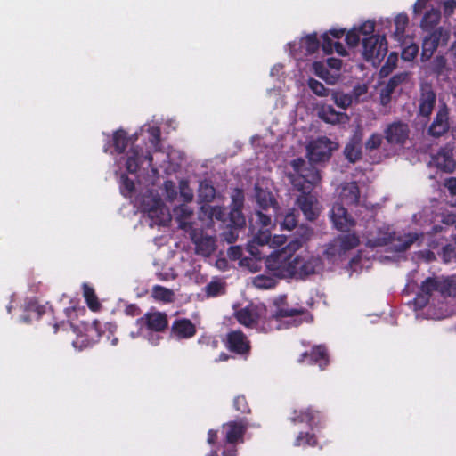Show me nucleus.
Here are the masks:
<instances>
[{
  "label": "nucleus",
  "instance_id": "nucleus-1",
  "mask_svg": "<svg viewBox=\"0 0 456 456\" xmlns=\"http://www.w3.org/2000/svg\"><path fill=\"white\" fill-rule=\"evenodd\" d=\"M239 323L247 327L256 329L267 333L278 328V325L269 323L267 309L265 305H248L235 313Z\"/></svg>",
  "mask_w": 456,
  "mask_h": 456
},
{
  "label": "nucleus",
  "instance_id": "nucleus-2",
  "mask_svg": "<svg viewBox=\"0 0 456 456\" xmlns=\"http://www.w3.org/2000/svg\"><path fill=\"white\" fill-rule=\"evenodd\" d=\"M453 285L450 280H441L437 277H428L421 282L419 290L414 298L415 305L419 307H425L431 296L437 292L442 297H450L452 294Z\"/></svg>",
  "mask_w": 456,
  "mask_h": 456
},
{
  "label": "nucleus",
  "instance_id": "nucleus-3",
  "mask_svg": "<svg viewBox=\"0 0 456 456\" xmlns=\"http://www.w3.org/2000/svg\"><path fill=\"white\" fill-rule=\"evenodd\" d=\"M294 252L296 250L289 249L288 244L282 249L274 251L265 260L267 269L277 277L290 278L295 272Z\"/></svg>",
  "mask_w": 456,
  "mask_h": 456
},
{
  "label": "nucleus",
  "instance_id": "nucleus-4",
  "mask_svg": "<svg viewBox=\"0 0 456 456\" xmlns=\"http://www.w3.org/2000/svg\"><path fill=\"white\" fill-rule=\"evenodd\" d=\"M69 325L73 328L74 332L77 333V339L74 342L75 345L80 344L81 346H89L96 343L102 336L101 322L97 320H94L92 322H82L81 327L74 326L69 322L61 321L53 324L54 333L59 329L64 328Z\"/></svg>",
  "mask_w": 456,
  "mask_h": 456
},
{
  "label": "nucleus",
  "instance_id": "nucleus-5",
  "mask_svg": "<svg viewBox=\"0 0 456 456\" xmlns=\"http://www.w3.org/2000/svg\"><path fill=\"white\" fill-rule=\"evenodd\" d=\"M419 238V235L418 233L411 232L395 238V233L390 232L388 229L386 231L379 229L377 236L373 239H370L368 244L371 247H384L393 243V250L397 253H402L409 249Z\"/></svg>",
  "mask_w": 456,
  "mask_h": 456
},
{
  "label": "nucleus",
  "instance_id": "nucleus-6",
  "mask_svg": "<svg viewBox=\"0 0 456 456\" xmlns=\"http://www.w3.org/2000/svg\"><path fill=\"white\" fill-rule=\"evenodd\" d=\"M293 263L295 272L291 274L290 278L305 280L323 269V262L319 256L297 255L295 256Z\"/></svg>",
  "mask_w": 456,
  "mask_h": 456
},
{
  "label": "nucleus",
  "instance_id": "nucleus-7",
  "mask_svg": "<svg viewBox=\"0 0 456 456\" xmlns=\"http://www.w3.org/2000/svg\"><path fill=\"white\" fill-rule=\"evenodd\" d=\"M362 55L365 61H381L387 53V43L385 36L372 35L362 40Z\"/></svg>",
  "mask_w": 456,
  "mask_h": 456
},
{
  "label": "nucleus",
  "instance_id": "nucleus-8",
  "mask_svg": "<svg viewBox=\"0 0 456 456\" xmlns=\"http://www.w3.org/2000/svg\"><path fill=\"white\" fill-rule=\"evenodd\" d=\"M139 330L161 333L168 328V316L165 312L149 311L136 320Z\"/></svg>",
  "mask_w": 456,
  "mask_h": 456
},
{
  "label": "nucleus",
  "instance_id": "nucleus-9",
  "mask_svg": "<svg viewBox=\"0 0 456 456\" xmlns=\"http://www.w3.org/2000/svg\"><path fill=\"white\" fill-rule=\"evenodd\" d=\"M192 243L195 245V250L198 255L209 256L216 250V239L208 235L200 228H194L191 225L187 230Z\"/></svg>",
  "mask_w": 456,
  "mask_h": 456
},
{
  "label": "nucleus",
  "instance_id": "nucleus-10",
  "mask_svg": "<svg viewBox=\"0 0 456 456\" xmlns=\"http://www.w3.org/2000/svg\"><path fill=\"white\" fill-rule=\"evenodd\" d=\"M359 244L360 239L355 233L339 235L329 243L325 254L331 257L340 256L347 251L355 248Z\"/></svg>",
  "mask_w": 456,
  "mask_h": 456
},
{
  "label": "nucleus",
  "instance_id": "nucleus-11",
  "mask_svg": "<svg viewBox=\"0 0 456 456\" xmlns=\"http://www.w3.org/2000/svg\"><path fill=\"white\" fill-rule=\"evenodd\" d=\"M448 40L449 34L441 27L426 35L422 42L421 60L423 61L429 60L439 45H446Z\"/></svg>",
  "mask_w": 456,
  "mask_h": 456
},
{
  "label": "nucleus",
  "instance_id": "nucleus-12",
  "mask_svg": "<svg viewBox=\"0 0 456 456\" xmlns=\"http://www.w3.org/2000/svg\"><path fill=\"white\" fill-rule=\"evenodd\" d=\"M226 348L235 354L247 358L251 351V344L241 330H232L226 335Z\"/></svg>",
  "mask_w": 456,
  "mask_h": 456
},
{
  "label": "nucleus",
  "instance_id": "nucleus-13",
  "mask_svg": "<svg viewBox=\"0 0 456 456\" xmlns=\"http://www.w3.org/2000/svg\"><path fill=\"white\" fill-rule=\"evenodd\" d=\"M410 128L408 124L398 120L387 126L384 129V137L389 145L403 146L409 138Z\"/></svg>",
  "mask_w": 456,
  "mask_h": 456
},
{
  "label": "nucleus",
  "instance_id": "nucleus-14",
  "mask_svg": "<svg viewBox=\"0 0 456 456\" xmlns=\"http://www.w3.org/2000/svg\"><path fill=\"white\" fill-rule=\"evenodd\" d=\"M320 181L321 175L319 170L311 164L306 168H304L299 175H293L291 179V183L297 190L307 191H312Z\"/></svg>",
  "mask_w": 456,
  "mask_h": 456
},
{
  "label": "nucleus",
  "instance_id": "nucleus-15",
  "mask_svg": "<svg viewBox=\"0 0 456 456\" xmlns=\"http://www.w3.org/2000/svg\"><path fill=\"white\" fill-rule=\"evenodd\" d=\"M450 109L445 103L439 106L438 110L430 124L428 134L435 138H439L445 134L450 129L449 123Z\"/></svg>",
  "mask_w": 456,
  "mask_h": 456
},
{
  "label": "nucleus",
  "instance_id": "nucleus-16",
  "mask_svg": "<svg viewBox=\"0 0 456 456\" xmlns=\"http://www.w3.org/2000/svg\"><path fill=\"white\" fill-rule=\"evenodd\" d=\"M333 226L340 232H348L355 225V220L341 203H335L330 212Z\"/></svg>",
  "mask_w": 456,
  "mask_h": 456
},
{
  "label": "nucleus",
  "instance_id": "nucleus-17",
  "mask_svg": "<svg viewBox=\"0 0 456 456\" xmlns=\"http://www.w3.org/2000/svg\"><path fill=\"white\" fill-rule=\"evenodd\" d=\"M436 102V94L429 83H423L420 86L419 98V115L428 118L433 112Z\"/></svg>",
  "mask_w": 456,
  "mask_h": 456
},
{
  "label": "nucleus",
  "instance_id": "nucleus-18",
  "mask_svg": "<svg viewBox=\"0 0 456 456\" xmlns=\"http://www.w3.org/2000/svg\"><path fill=\"white\" fill-rule=\"evenodd\" d=\"M300 194L297 196L296 203L299 209L302 211L305 219L308 221H314L319 216L318 208L316 205L318 203L316 197L312 191L305 190H297Z\"/></svg>",
  "mask_w": 456,
  "mask_h": 456
},
{
  "label": "nucleus",
  "instance_id": "nucleus-19",
  "mask_svg": "<svg viewBox=\"0 0 456 456\" xmlns=\"http://www.w3.org/2000/svg\"><path fill=\"white\" fill-rule=\"evenodd\" d=\"M224 442L228 444H237L243 441V436L248 429V423L245 419L229 421L223 425Z\"/></svg>",
  "mask_w": 456,
  "mask_h": 456
},
{
  "label": "nucleus",
  "instance_id": "nucleus-20",
  "mask_svg": "<svg viewBox=\"0 0 456 456\" xmlns=\"http://www.w3.org/2000/svg\"><path fill=\"white\" fill-rule=\"evenodd\" d=\"M152 160L153 158L150 151L143 154L142 149H139L138 147H132L127 153L126 167L129 173L134 174L145 161L148 163L147 167H151Z\"/></svg>",
  "mask_w": 456,
  "mask_h": 456
},
{
  "label": "nucleus",
  "instance_id": "nucleus-21",
  "mask_svg": "<svg viewBox=\"0 0 456 456\" xmlns=\"http://www.w3.org/2000/svg\"><path fill=\"white\" fill-rule=\"evenodd\" d=\"M297 44L291 45V51L294 53L295 58L301 59L302 57H306L314 54L317 52L321 46L320 40L318 38L317 33L309 34L304 37H302L298 43V50L300 53H297V49H296Z\"/></svg>",
  "mask_w": 456,
  "mask_h": 456
},
{
  "label": "nucleus",
  "instance_id": "nucleus-22",
  "mask_svg": "<svg viewBox=\"0 0 456 456\" xmlns=\"http://www.w3.org/2000/svg\"><path fill=\"white\" fill-rule=\"evenodd\" d=\"M309 360V363L317 364L321 370L325 369L329 363V354L327 347L324 345H317L311 348L310 352H304L301 354L298 362H304Z\"/></svg>",
  "mask_w": 456,
  "mask_h": 456
},
{
  "label": "nucleus",
  "instance_id": "nucleus-23",
  "mask_svg": "<svg viewBox=\"0 0 456 456\" xmlns=\"http://www.w3.org/2000/svg\"><path fill=\"white\" fill-rule=\"evenodd\" d=\"M196 327L192 322L186 318L176 319L170 329V336L178 340L188 339L196 334Z\"/></svg>",
  "mask_w": 456,
  "mask_h": 456
},
{
  "label": "nucleus",
  "instance_id": "nucleus-24",
  "mask_svg": "<svg viewBox=\"0 0 456 456\" xmlns=\"http://www.w3.org/2000/svg\"><path fill=\"white\" fill-rule=\"evenodd\" d=\"M308 314L304 307H289L288 305H278L276 310L271 314H267L268 322L273 325H278L276 330L280 329V322L286 317L301 316Z\"/></svg>",
  "mask_w": 456,
  "mask_h": 456
},
{
  "label": "nucleus",
  "instance_id": "nucleus-25",
  "mask_svg": "<svg viewBox=\"0 0 456 456\" xmlns=\"http://www.w3.org/2000/svg\"><path fill=\"white\" fill-rule=\"evenodd\" d=\"M255 197L259 209L268 212L272 210L273 214H276L279 205L273 193L261 187L255 186Z\"/></svg>",
  "mask_w": 456,
  "mask_h": 456
},
{
  "label": "nucleus",
  "instance_id": "nucleus-26",
  "mask_svg": "<svg viewBox=\"0 0 456 456\" xmlns=\"http://www.w3.org/2000/svg\"><path fill=\"white\" fill-rule=\"evenodd\" d=\"M362 134L355 132L346 144L344 155L350 163H356L362 159Z\"/></svg>",
  "mask_w": 456,
  "mask_h": 456
},
{
  "label": "nucleus",
  "instance_id": "nucleus-27",
  "mask_svg": "<svg viewBox=\"0 0 456 456\" xmlns=\"http://www.w3.org/2000/svg\"><path fill=\"white\" fill-rule=\"evenodd\" d=\"M142 209L143 212L147 213L150 218H156V224H159L162 223V220L159 219V215L164 213V205L161 199L159 196L143 197L142 202Z\"/></svg>",
  "mask_w": 456,
  "mask_h": 456
},
{
  "label": "nucleus",
  "instance_id": "nucleus-28",
  "mask_svg": "<svg viewBox=\"0 0 456 456\" xmlns=\"http://www.w3.org/2000/svg\"><path fill=\"white\" fill-rule=\"evenodd\" d=\"M322 419V413L308 407L299 411H295V416L291 419L293 423H307L309 426H318L321 424Z\"/></svg>",
  "mask_w": 456,
  "mask_h": 456
},
{
  "label": "nucleus",
  "instance_id": "nucleus-29",
  "mask_svg": "<svg viewBox=\"0 0 456 456\" xmlns=\"http://www.w3.org/2000/svg\"><path fill=\"white\" fill-rule=\"evenodd\" d=\"M340 200L342 205L355 206L359 203L360 189L356 182H350L342 185Z\"/></svg>",
  "mask_w": 456,
  "mask_h": 456
},
{
  "label": "nucleus",
  "instance_id": "nucleus-30",
  "mask_svg": "<svg viewBox=\"0 0 456 456\" xmlns=\"http://www.w3.org/2000/svg\"><path fill=\"white\" fill-rule=\"evenodd\" d=\"M314 229L307 225H300L296 231V236L288 243L289 250H298L304 243L311 239Z\"/></svg>",
  "mask_w": 456,
  "mask_h": 456
},
{
  "label": "nucleus",
  "instance_id": "nucleus-31",
  "mask_svg": "<svg viewBox=\"0 0 456 456\" xmlns=\"http://www.w3.org/2000/svg\"><path fill=\"white\" fill-rule=\"evenodd\" d=\"M319 115H320V118L324 122L332 124V125L345 123L348 119V117L346 113L337 111L330 105L322 106L319 111Z\"/></svg>",
  "mask_w": 456,
  "mask_h": 456
},
{
  "label": "nucleus",
  "instance_id": "nucleus-32",
  "mask_svg": "<svg viewBox=\"0 0 456 456\" xmlns=\"http://www.w3.org/2000/svg\"><path fill=\"white\" fill-rule=\"evenodd\" d=\"M441 19V12L438 9L432 8L428 11L420 22V28L428 33H431L435 29H436V26L438 25Z\"/></svg>",
  "mask_w": 456,
  "mask_h": 456
},
{
  "label": "nucleus",
  "instance_id": "nucleus-33",
  "mask_svg": "<svg viewBox=\"0 0 456 456\" xmlns=\"http://www.w3.org/2000/svg\"><path fill=\"white\" fill-rule=\"evenodd\" d=\"M83 297L90 310L97 312L101 309L102 305L95 294L94 289L86 283L83 284Z\"/></svg>",
  "mask_w": 456,
  "mask_h": 456
},
{
  "label": "nucleus",
  "instance_id": "nucleus-34",
  "mask_svg": "<svg viewBox=\"0 0 456 456\" xmlns=\"http://www.w3.org/2000/svg\"><path fill=\"white\" fill-rule=\"evenodd\" d=\"M151 296L155 300L164 303H172L175 300L174 291L161 285L152 287Z\"/></svg>",
  "mask_w": 456,
  "mask_h": 456
},
{
  "label": "nucleus",
  "instance_id": "nucleus-35",
  "mask_svg": "<svg viewBox=\"0 0 456 456\" xmlns=\"http://www.w3.org/2000/svg\"><path fill=\"white\" fill-rule=\"evenodd\" d=\"M130 138L127 133L123 129H118L113 134V146L115 151L118 154L123 153L128 146Z\"/></svg>",
  "mask_w": 456,
  "mask_h": 456
},
{
  "label": "nucleus",
  "instance_id": "nucleus-36",
  "mask_svg": "<svg viewBox=\"0 0 456 456\" xmlns=\"http://www.w3.org/2000/svg\"><path fill=\"white\" fill-rule=\"evenodd\" d=\"M431 73L437 77L447 75V60L443 55H437L430 63Z\"/></svg>",
  "mask_w": 456,
  "mask_h": 456
},
{
  "label": "nucleus",
  "instance_id": "nucleus-37",
  "mask_svg": "<svg viewBox=\"0 0 456 456\" xmlns=\"http://www.w3.org/2000/svg\"><path fill=\"white\" fill-rule=\"evenodd\" d=\"M227 225L234 228H242L246 224V219L241 209L232 208L227 212Z\"/></svg>",
  "mask_w": 456,
  "mask_h": 456
},
{
  "label": "nucleus",
  "instance_id": "nucleus-38",
  "mask_svg": "<svg viewBox=\"0 0 456 456\" xmlns=\"http://www.w3.org/2000/svg\"><path fill=\"white\" fill-rule=\"evenodd\" d=\"M330 151H323L321 149L319 142H316L309 149V159L313 162H322L330 159Z\"/></svg>",
  "mask_w": 456,
  "mask_h": 456
},
{
  "label": "nucleus",
  "instance_id": "nucleus-39",
  "mask_svg": "<svg viewBox=\"0 0 456 456\" xmlns=\"http://www.w3.org/2000/svg\"><path fill=\"white\" fill-rule=\"evenodd\" d=\"M216 197V189L207 182H202L199 187V198L201 201L208 203Z\"/></svg>",
  "mask_w": 456,
  "mask_h": 456
},
{
  "label": "nucleus",
  "instance_id": "nucleus-40",
  "mask_svg": "<svg viewBox=\"0 0 456 456\" xmlns=\"http://www.w3.org/2000/svg\"><path fill=\"white\" fill-rule=\"evenodd\" d=\"M385 137L379 133H372L364 143L365 151L371 153L380 148Z\"/></svg>",
  "mask_w": 456,
  "mask_h": 456
},
{
  "label": "nucleus",
  "instance_id": "nucleus-41",
  "mask_svg": "<svg viewBox=\"0 0 456 456\" xmlns=\"http://www.w3.org/2000/svg\"><path fill=\"white\" fill-rule=\"evenodd\" d=\"M407 78L406 73H400L394 75L387 83L384 92L387 96H390L395 88L403 83Z\"/></svg>",
  "mask_w": 456,
  "mask_h": 456
},
{
  "label": "nucleus",
  "instance_id": "nucleus-42",
  "mask_svg": "<svg viewBox=\"0 0 456 456\" xmlns=\"http://www.w3.org/2000/svg\"><path fill=\"white\" fill-rule=\"evenodd\" d=\"M297 216L298 215L295 209L289 210L281 222V229L292 231L294 228H296L298 223Z\"/></svg>",
  "mask_w": 456,
  "mask_h": 456
},
{
  "label": "nucleus",
  "instance_id": "nucleus-43",
  "mask_svg": "<svg viewBox=\"0 0 456 456\" xmlns=\"http://www.w3.org/2000/svg\"><path fill=\"white\" fill-rule=\"evenodd\" d=\"M202 353H208V351H215L219 346L218 340L212 336H201L198 340Z\"/></svg>",
  "mask_w": 456,
  "mask_h": 456
},
{
  "label": "nucleus",
  "instance_id": "nucleus-44",
  "mask_svg": "<svg viewBox=\"0 0 456 456\" xmlns=\"http://www.w3.org/2000/svg\"><path fill=\"white\" fill-rule=\"evenodd\" d=\"M436 166L441 170L452 173L455 169V161L451 156L445 154L438 155L436 158Z\"/></svg>",
  "mask_w": 456,
  "mask_h": 456
},
{
  "label": "nucleus",
  "instance_id": "nucleus-45",
  "mask_svg": "<svg viewBox=\"0 0 456 456\" xmlns=\"http://www.w3.org/2000/svg\"><path fill=\"white\" fill-rule=\"evenodd\" d=\"M135 186L132 179H130L126 174H122L120 176V192L126 198L131 197L134 192Z\"/></svg>",
  "mask_w": 456,
  "mask_h": 456
},
{
  "label": "nucleus",
  "instance_id": "nucleus-46",
  "mask_svg": "<svg viewBox=\"0 0 456 456\" xmlns=\"http://www.w3.org/2000/svg\"><path fill=\"white\" fill-rule=\"evenodd\" d=\"M296 446H315L318 444L317 438L314 434L308 432H300L295 440Z\"/></svg>",
  "mask_w": 456,
  "mask_h": 456
},
{
  "label": "nucleus",
  "instance_id": "nucleus-47",
  "mask_svg": "<svg viewBox=\"0 0 456 456\" xmlns=\"http://www.w3.org/2000/svg\"><path fill=\"white\" fill-rule=\"evenodd\" d=\"M408 23L409 19L405 13H400L395 18V30L394 34L395 37L400 38L403 37Z\"/></svg>",
  "mask_w": 456,
  "mask_h": 456
},
{
  "label": "nucleus",
  "instance_id": "nucleus-48",
  "mask_svg": "<svg viewBox=\"0 0 456 456\" xmlns=\"http://www.w3.org/2000/svg\"><path fill=\"white\" fill-rule=\"evenodd\" d=\"M225 291L224 283L220 281H211L205 287V292L208 297H217Z\"/></svg>",
  "mask_w": 456,
  "mask_h": 456
},
{
  "label": "nucleus",
  "instance_id": "nucleus-49",
  "mask_svg": "<svg viewBox=\"0 0 456 456\" xmlns=\"http://www.w3.org/2000/svg\"><path fill=\"white\" fill-rule=\"evenodd\" d=\"M272 213L258 209L255 213L256 223L258 224L262 228H267L272 224Z\"/></svg>",
  "mask_w": 456,
  "mask_h": 456
},
{
  "label": "nucleus",
  "instance_id": "nucleus-50",
  "mask_svg": "<svg viewBox=\"0 0 456 456\" xmlns=\"http://www.w3.org/2000/svg\"><path fill=\"white\" fill-rule=\"evenodd\" d=\"M307 85L309 88L318 96H326L328 95L329 90L324 86V85L314 79L310 77L308 79Z\"/></svg>",
  "mask_w": 456,
  "mask_h": 456
},
{
  "label": "nucleus",
  "instance_id": "nucleus-51",
  "mask_svg": "<svg viewBox=\"0 0 456 456\" xmlns=\"http://www.w3.org/2000/svg\"><path fill=\"white\" fill-rule=\"evenodd\" d=\"M233 407L237 411L241 413H249L250 408L245 395H237L233 400Z\"/></svg>",
  "mask_w": 456,
  "mask_h": 456
},
{
  "label": "nucleus",
  "instance_id": "nucleus-52",
  "mask_svg": "<svg viewBox=\"0 0 456 456\" xmlns=\"http://www.w3.org/2000/svg\"><path fill=\"white\" fill-rule=\"evenodd\" d=\"M253 284L258 289H271L274 286L275 281L270 277L258 275L254 279Z\"/></svg>",
  "mask_w": 456,
  "mask_h": 456
},
{
  "label": "nucleus",
  "instance_id": "nucleus-53",
  "mask_svg": "<svg viewBox=\"0 0 456 456\" xmlns=\"http://www.w3.org/2000/svg\"><path fill=\"white\" fill-rule=\"evenodd\" d=\"M419 53V45L417 44H411L410 45L404 47L402 51V58L404 61H411L415 59Z\"/></svg>",
  "mask_w": 456,
  "mask_h": 456
},
{
  "label": "nucleus",
  "instance_id": "nucleus-54",
  "mask_svg": "<svg viewBox=\"0 0 456 456\" xmlns=\"http://www.w3.org/2000/svg\"><path fill=\"white\" fill-rule=\"evenodd\" d=\"M209 216L212 219L214 218L225 223L227 222V210L225 208L220 206L212 207L209 212Z\"/></svg>",
  "mask_w": 456,
  "mask_h": 456
},
{
  "label": "nucleus",
  "instance_id": "nucleus-55",
  "mask_svg": "<svg viewBox=\"0 0 456 456\" xmlns=\"http://www.w3.org/2000/svg\"><path fill=\"white\" fill-rule=\"evenodd\" d=\"M164 189L167 200L170 202L174 201L177 196V191L175 183L170 180L166 181L164 183Z\"/></svg>",
  "mask_w": 456,
  "mask_h": 456
},
{
  "label": "nucleus",
  "instance_id": "nucleus-56",
  "mask_svg": "<svg viewBox=\"0 0 456 456\" xmlns=\"http://www.w3.org/2000/svg\"><path fill=\"white\" fill-rule=\"evenodd\" d=\"M333 98H334L335 103L342 109L347 108L352 103V97L346 94H339V93L334 94Z\"/></svg>",
  "mask_w": 456,
  "mask_h": 456
},
{
  "label": "nucleus",
  "instance_id": "nucleus-57",
  "mask_svg": "<svg viewBox=\"0 0 456 456\" xmlns=\"http://www.w3.org/2000/svg\"><path fill=\"white\" fill-rule=\"evenodd\" d=\"M313 69L314 74L322 79H326L330 74L327 67L322 61H314L313 63Z\"/></svg>",
  "mask_w": 456,
  "mask_h": 456
},
{
  "label": "nucleus",
  "instance_id": "nucleus-58",
  "mask_svg": "<svg viewBox=\"0 0 456 456\" xmlns=\"http://www.w3.org/2000/svg\"><path fill=\"white\" fill-rule=\"evenodd\" d=\"M322 42L321 44V47H322L323 53L325 54L332 53L335 42L332 41V39L330 37L328 33H324L322 36Z\"/></svg>",
  "mask_w": 456,
  "mask_h": 456
},
{
  "label": "nucleus",
  "instance_id": "nucleus-59",
  "mask_svg": "<svg viewBox=\"0 0 456 456\" xmlns=\"http://www.w3.org/2000/svg\"><path fill=\"white\" fill-rule=\"evenodd\" d=\"M346 42L351 46H356L360 42V33L356 29H352L346 34Z\"/></svg>",
  "mask_w": 456,
  "mask_h": 456
},
{
  "label": "nucleus",
  "instance_id": "nucleus-60",
  "mask_svg": "<svg viewBox=\"0 0 456 456\" xmlns=\"http://www.w3.org/2000/svg\"><path fill=\"white\" fill-rule=\"evenodd\" d=\"M180 195L185 202H190L193 199V193L185 181L180 183Z\"/></svg>",
  "mask_w": 456,
  "mask_h": 456
},
{
  "label": "nucleus",
  "instance_id": "nucleus-61",
  "mask_svg": "<svg viewBox=\"0 0 456 456\" xmlns=\"http://www.w3.org/2000/svg\"><path fill=\"white\" fill-rule=\"evenodd\" d=\"M232 208L241 209L244 206V195L242 191L237 190L232 198Z\"/></svg>",
  "mask_w": 456,
  "mask_h": 456
},
{
  "label": "nucleus",
  "instance_id": "nucleus-62",
  "mask_svg": "<svg viewBox=\"0 0 456 456\" xmlns=\"http://www.w3.org/2000/svg\"><path fill=\"white\" fill-rule=\"evenodd\" d=\"M374 30H375V22L371 21V20L365 21L359 27V29H358L360 34L366 35V36L369 35V37L372 36V33L374 32Z\"/></svg>",
  "mask_w": 456,
  "mask_h": 456
},
{
  "label": "nucleus",
  "instance_id": "nucleus-63",
  "mask_svg": "<svg viewBox=\"0 0 456 456\" xmlns=\"http://www.w3.org/2000/svg\"><path fill=\"white\" fill-rule=\"evenodd\" d=\"M149 133L151 135V142L154 147H158L160 143V129L156 126H152L149 129Z\"/></svg>",
  "mask_w": 456,
  "mask_h": 456
},
{
  "label": "nucleus",
  "instance_id": "nucleus-64",
  "mask_svg": "<svg viewBox=\"0 0 456 456\" xmlns=\"http://www.w3.org/2000/svg\"><path fill=\"white\" fill-rule=\"evenodd\" d=\"M444 187L452 196H456V178L450 177L444 181Z\"/></svg>",
  "mask_w": 456,
  "mask_h": 456
}]
</instances>
